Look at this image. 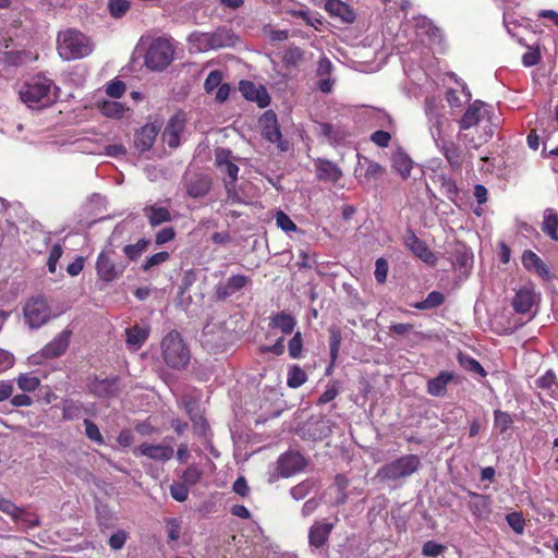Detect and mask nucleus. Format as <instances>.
Listing matches in <instances>:
<instances>
[{
	"mask_svg": "<svg viewBox=\"0 0 558 558\" xmlns=\"http://www.w3.org/2000/svg\"><path fill=\"white\" fill-rule=\"evenodd\" d=\"M543 231L553 240H558V214L547 208L544 213Z\"/></svg>",
	"mask_w": 558,
	"mask_h": 558,
	"instance_id": "36",
	"label": "nucleus"
},
{
	"mask_svg": "<svg viewBox=\"0 0 558 558\" xmlns=\"http://www.w3.org/2000/svg\"><path fill=\"white\" fill-rule=\"evenodd\" d=\"M456 379V374L448 371H441L436 377L427 380L426 391L428 395L437 398L445 397L448 385Z\"/></svg>",
	"mask_w": 558,
	"mask_h": 558,
	"instance_id": "24",
	"label": "nucleus"
},
{
	"mask_svg": "<svg viewBox=\"0 0 558 558\" xmlns=\"http://www.w3.org/2000/svg\"><path fill=\"white\" fill-rule=\"evenodd\" d=\"M150 329L148 326L135 324L125 330L126 344L129 349L137 351L142 348L149 336Z\"/></svg>",
	"mask_w": 558,
	"mask_h": 558,
	"instance_id": "29",
	"label": "nucleus"
},
{
	"mask_svg": "<svg viewBox=\"0 0 558 558\" xmlns=\"http://www.w3.org/2000/svg\"><path fill=\"white\" fill-rule=\"evenodd\" d=\"M276 225L286 232L296 231V225L283 211L279 210L276 214Z\"/></svg>",
	"mask_w": 558,
	"mask_h": 558,
	"instance_id": "58",
	"label": "nucleus"
},
{
	"mask_svg": "<svg viewBox=\"0 0 558 558\" xmlns=\"http://www.w3.org/2000/svg\"><path fill=\"white\" fill-rule=\"evenodd\" d=\"M536 386L546 390L549 397L558 399V383L556 374L553 371H547L544 375L536 379Z\"/></svg>",
	"mask_w": 558,
	"mask_h": 558,
	"instance_id": "34",
	"label": "nucleus"
},
{
	"mask_svg": "<svg viewBox=\"0 0 558 558\" xmlns=\"http://www.w3.org/2000/svg\"><path fill=\"white\" fill-rule=\"evenodd\" d=\"M425 114L428 122L429 134L437 145L445 140L446 128L449 121L444 113V106L434 97L425 99Z\"/></svg>",
	"mask_w": 558,
	"mask_h": 558,
	"instance_id": "7",
	"label": "nucleus"
},
{
	"mask_svg": "<svg viewBox=\"0 0 558 558\" xmlns=\"http://www.w3.org/2000/svg\"><path fill=\"white\" fill-rule=\"evenodd\" d=\"M393 169L400 173V175L405 179L410 175L412 170V160L410 157L403 151H397L392 155L391 158Z\"/></svg>",
	"mask_w": 558,
	"mask_h": 558,
	"instance_id": "35",
	"label": "nucleus"
},
{
	"mask_svg": "<svg viewBox=\"0 0 558 558\" xmlns=\"http://www.w3.org/2000/svg\"><path fill=\"white\" fill-rule=\"evenodd\" d=\"M252 280L245 275H233L226 281L219 282L215 287V296L219 301H225L235 293L251 284Z\"/></svg>",
	"mask_w": 558,
	"mask_h": 558,
	"instance_id": "15",
	"label": "nucleus"
},
{
	"mask_svg": "<svg viewBox=\"0 0 558 558\" xmlns=\"http://www.w3.org/2000/svg\"><path fill=\"white\" fill-rule=\"evenodd\" d=\"M446 547L434 541H427L422 547V554L426 557H437L445 551Z\"/></svg>",
	"mask_w": 558,
	"mask_h": 558,
	"instance_id": "59",
	"label": "nucleus"
},
{
	"mask_svg": "<svg viewBox=\"0 0 558 558\" xmlns=\"http://www.w3.org/2000/svg\"><path fill=\"white\" fill-rule=\"evenodd\" d=\"M522 264L526 270L535 272L542 279H551L548 266L533 251L527 250L523 253Z\"/></svg>",
	"mask_w": 558,
	"mask_h": 558,
	"instance_id": "26",
	"label": "nucleus"
},
{
	"mask_svg": "<svg viewBox=\"0 0 558 558\" xmlns=\"http://www.w3.org/2000/svg\"><path fill=\"white\" fill-rule=\"evenodd\" d=\"M339 395V387L337 383L327 385L325 391L318 398V404H326L332 401Z\"/></svg>",
	"mask_w": 558,
	"mask_h": 558,
	"instance_id": "63",
	"label": "nucleus"
},
{
	"mask_svg": "<svg viewBox=\"0 0 558 558\" xmlns=\"http://www.w3.org/2000/svg\"><path fill=\"white\" fill-rule=\"evenodd\" d=\"M468 494L471 498L468 507L472 515L477 520H487L492 514V498L488 495L474 492H469Z\"/></svg>",
	"mask_w": 558,
	"mask_h": 558,
	"instance_id": "20",
	"label": "nucleus"
},
{
	"mask_svg": "<svg viewBox=\"0 0 558 558\" xmlns=\"http://www.w3.org/2000/svg\"><path fill=\"white\" fill-rule=\"evenodd\" d=\"M174 47L169 39H154L145 53L144 63L151 71H163L173 60Z\"/></svg>",
	"mask_w": 558,
	"mask_h": 558,
	"instance_id": "6",
	"label": "nucleus"
},
{
	"mask_svg": "<svg viewBox=\"0 0 558 558\" xmlns=\"http://www.w3.org/2000/svg\"><path fill=\"white\" fill-rule=\"evenodd\" d=\"M16 384L22 391L32 392V391H35L39 387L40 380L38 377L26 373V374H21L16 378Z\"/></svg>",
	"mask_w": 558,
	"mask_h": 558,
	"instance_id": "48",
	"label": "nucleus"
},
{
	"mask_svg": "<svg viewBox=\"0 0 558 558\" xmlns=\"http://www.w3.org/2000/svg\"><path fill=\"white\" fill-rule=\"evenodd\" d=\"M240 92L250 101H256L260 108L269 105V96L263 86H257L253 82L242 81L240 83Z\"/></svg>",
	"mask_w": 558,
	"mask_h": 558,
	"instance_id": "25",
	"label": "nucleus"
},
{
	"mask_svg": "<svg viewBox=\"0 0 558 558\" xmlns=\"http://www.w3.org/2000/svg\"><path fill=\"white\" fill-rule=\"evenodd\" d=\"M160 347L162 360L170 368L182 369L190 363V350L177 330L169 331L162 338Z\"/></svg>",
	"mask_w": 558,
	"mask_h": 558,
	"instance_id": "3",
	"label": "nucleus"
},
{
	"mask_svg": "<svg viewBox=\"0 0 558 558\" xmlns=\"http://www.w3.org/2000/svg\"><path fill=\"white\" fill-rule=\"evenodd\" d=\"M213 50L220 48L234 47L240 38L234 32L228 27H218L214 32H209Z\"/></svg>",
	"mask_w": 558,
	"mask_h": 558,
	"instance_id": "27",
	"label": "nucleus"
},
{
	"mask_svg": "<svg viewBox=\"0 0 558 558\" xmlns=\"http://www.w3.org/2000/svg\"><path fill=\"white\" fill-rule=\"evenodd\" d=\"M130 9V1L128 0H110L108 3V10L112 17H122Z\"/></svg>",
	"mask_w": 558,
	"mask_h": 558,
	"instance_id": "52",
	"label": "nucleus"
},
{
	"mask_svg": "<svg viewBox=\"0 0 558 558\" xmlns=\"http://www.w3.org/2000/svg\"><path fill=\"white\" fill-rule=\"evenodd\" d=\"M420 466L418 456L405 454L380 466L376 472V477L383 482H398L417 472Z\"/></svg>",
	"mask_w": 558,
	"mask_h": 558,
	"instance_id": "5",
	"label": "nucleus"
},
{
	"mask_svg": "<svg viewBox=\"0 0 558 558\" xmlns=\"http://www.w3.org/2000/svg\"><path fill=\"white\" fill-rule=\"evenodd\" d=\"M458 362L463 369H465L470 373L477 374L482 377H485L487 375L486 371L480 364V362L468 354L460 352L458 354Z\"/></svg>",
	"mask_w": 558,
	"mask_h": 558,
	"instance_id": "38",
	"label": "nucleus"
},
{
	"mask_svg": "<svg viewBox=\"0 0 558 558\" xmlns=\"http://www.w3.org/2000/svg\"><path fill=\"white\" fill-rule=\"evenodd\" d=\"M506 521L515 533H523L525 521L520 512H511L507 514Z\"/></svg>",
	"mask_w": 558,
	"mask_h": 558,
	"instance_id": "57",
	"label": "nucleus"
},
{
	"mask_svg": "<svg viewBox=\"0 0 558 558\" xmlns=\"http://www.w3.org/2000/svg\"><path fill=\"white\" fill-rule=\"evenodd\" d=\"M13 520L21 529L25 530L33 529L39 524L37 514L27 512L21 508Z\"/></svg>",
	"mask_w": 558,
	"mask_h": 558,
	"instance_id": "45",
	"label": "nucleus"
},
{
	"mask_svg": "<svg viewBox=\"0 0 558 558\" xmlns=\"http://www.w3.org/2000/svg\"><path fill=\"white\" fill-rule=\"evenodd\" d=\"M90 39L76 29H66L58 35V52L64 60L82 59L90 54Z\"/></svg>",
	"mask_w": 558,
	"mask_h": 558,
	"instance_id": "4",
	"label": "nucleus"
},
{
	"mask_svg": "<svg viewBox=\"0 0 558 558\" xmlns=\"http://www.w3.org/2000/svg\"><path fill=\"white\" fill-rule=\"evenodd\" d=\"M289 355L292 359H299L303 350V339L300 331L295 332L288 344Z\"/></svg>",
	"mask_w": 558,
	"mask_h": 558,
	"instance_id": "55",
	"label": "nucleus"
},
{
	"mask_svg": "<svg viewBox=\"0 0 558 558\" xmlns=\"http://www.w3.org/2000/svg\"><path fill=\"white\" fill-rule=\"evenodd\" d=\"M82 413V404L72 400L63 402L62 417L66 421H72L80 417Z\"/></svg>",
	"mask_w": 558,
	"mask_h": 558,
	"instance_id": "51",
	"label": "nucleus"
},
{
	"mask_svg": "<svg viewBox=\"0 0 558 558\" xmlns=\"http://www.w3.org/2000/svg\"><path fill=\"white\" fill-rule=\"evenodd\" d=\"M464 146L465 148L463 149L459 144L446 138L436 145L454 171L461 170L463 163L470 157L469 150L472 148L466 145Z\"/></svg>",
	"mask_w": 558,
	"mask_h": 558,
	"instance_id": "12",
	"label": "nucleus"
},
{
	"mask_svg": "<svg viewBox=\"0 0 558 558\" xmlns=\"http://www.w3.org/2000/svg\"><path fill=\"white\" fill-rule=\"evenodd\" d=\"M444 301L445 296L442 293L438 291H432L423 301L415 303L413 306L417 310H432L440 306Z\"/></svg>",
	"mask_w": 558,
	"mask_h": 558,
	"instance_id": "43",
	"label": "nucleus"
},
{
	"mask_svg": "<svg viewBox=\"0 0 558 558\" xmlns=\"http://www.w3.org/2000/svg\"><path fill=\"white\" fill-rule=\"evenodd\" d=\"M106 93L112 98H121L125 93V84L120 80L111 81L106 87Z\"/></svg>",
	"mask_w": 558,
	"mask_h": 558,
	"instance_id": "60",
	"label": "nucleus"
},
{
	"mask_svg": "<svg viewBox=\"0 0 558 558\" xmlns=\"http://www.w3.org/2000/svg\"><path fill=\"white\" fill-rule=\"evenodd\" d=\"M170 257L169 253L166 252V251H161V252H158L156 254H153L151 256H149L146 262L143 264L142 266V269L144 271H148L150 270L153 267H156L158 265H161L162 263H165L166 260H168V258Z\"/></svg>",
	"mask_w": 558,
	"mask_h": 558,
	"instance_id": "56",
	"label": "nucleus"
},
{
	"mask_svg": "<svg viewBox=\"0 0 558 558\" xmlns=\"http://www.w3.org/2000/svg\"><path fill=\"white\" fill-rule=\"evenodd\" d=\"M216 161L221 171L231 179V183H234L238 179L239 167L227 158H223L222 154L217 155Z\"/></svg>",
	"mask_w": 558,
	"mask_h": 558,
	"instance_id": "49",
	"label": "nucleus"
},
{
	"mask_svg": "<svg viewBox=\"0 0 558 558\" xmlns=\"http://www.w3.org/2000/svg\"><path fill=\"white\" fill-rule=\"evenodd\" d=\"M383 173V167L367 158L359 159V166L355 169V175L366 181L375 180Z\"/></svg>",
	"mask_w": 558,
	"mask_h": 558,
	"instance_id": "31",
	"label": "nucleus"
},
{
	"mask_svg": "<svg viewBox=\"0 0 558 558\" xmlns=\"http://www.w3.org/2000/svg\"><path fill=\"white\" fill-rule=\"evenodd\" d=\"M538 301L539 294L536 293L534 284L527 283L515 292L512 299V306L519 314H529Z\"/></svg>",
	"mask_w": 558,
	"mask_h": 558,
	"instance_id": "14",
	"label": "nucleus"
},
{
	"mask_svg": "<svg viewBox=\"0 0 558 558\" xmlns=\"http://www.w3.org/2000/svg\"><path fill=\"white\" fill-rule=\"evenodd\" d=\"M89 391L99 398H111L118 393V379L105 378L94 379L88 385Z\"/></svg>",
	"mask_w": 558,
	"mask_h": 558,
	"instance_id": "28",
	"label": "nucleus"
},
{
	"mask_svg": "<svg viewBox=\"0 0 558 558\" xmlns=\"http://www.w3.org/2000/svg\"><path fill=\"white\" fill-rule=\"evenodd\" d=\"M100 112L109 118L119 119L125 111V106L117 100H104L98 102Z\"/></svg>",
	"mask_w": 558,
	"mask_h": 558,
	"instance_id": "37",
	"label": "nucleus"
},
{
	"mask_svg": "<svg viewBox=\"0 0 558 558\" xmlns=\"http://www.w3.org/2000/svg\"><path fill=\"white\" fill-rule=\"evenodd\" d=\"M315 167L316 178L319 181L337 183L343 175L342 170L328 159L318 158Z\"/></svg>",
	"mask_w": 558,
	"mask_h": 558,
	"instance_id": "23",
	"label": "nucleus"
},
{
	"mask_svg": "<svg viewBox=\"0 0 558 558\" xmlns=\"http://www.w3.org/2000/svg\"><path fill=\"white\" fill-rule=\"evenodd\" d=\"M202 475H203V471L196 464H191L182 473L181 478H182V482L184 484H186L187 486H193L201 481Z\"/></svg>",
	"mask_w": 558,
	"mask_h": 558,
	"instance_id": "50",
	"label": "nucleus"
},
{
	"mask_svg": "<svg viewBox=\"0 0 558 558\" xmlns=\"http://www.w3.org/2000/svg\"><path fill=\"white\" fill-rule=\"evenodd\" d=\"M319 134L327 138L330 144H337L344 137L343 131L330 123H319Z\"/></svg>",
	"mask_w": 558,
	"mask_h": 558,
	"instance_id": "40",
	"label": "nucleus"
},
{
	"mask_svg": "<svg viewBox=\"0 0 558 558\" xmlns=\"http://www.w3.org/2000/svg\"><path fill=\"white\" fill-rule=\"evenodd\" d=\"M182 186L187 196L201 198L209 192L211 180L205 173L187 171L183 177Z\"/></svg>",
	"mask_w": 558,
	"mask_h": 558,
	"instance_id": "13",
	"label": "nucleus"
},
{
	"mask_svg": "<svg viewBox=\"0 0 558 558\" xmlns=\"http://www.w3.org/2000/svg\"><path fill=\"white\" fill-rule=\"evenodd\" d=\"M278 471L282 477H289L303 470L304 457L298 451H288L278 459Z\"/></svg>",
	"mask_w": 558,
	"mask_h": 558,
	"instance_id": "16",
	"label": "nucleus"
},
{
	"mask_svg": "<svg viewBox=\"0 0 558 558\" xmlns=\"http://www.w3.org/2000/svg\"><path fill=\"white\" fill-rule=\"evenodd\" d=\"M23 315L26 325L31 329H38L47 324L51 317V308L47 303V300L41 296L31 298L23 307Z\"/></svg>",
	"mask_w": 558,
	"mask_h": 558,
	"instance_id": "8",
	"label": "nucleus"
},
{
	"mask_svg": "<svg viewBox=\"0 0 558 558\" xmlns=\"http://www.w3.org/2000/svg\"><path fill=\"white\" fill-rule=\"evenodd\" d=\"M404 245L421 260L426 263L427 265L436 264L435 254L428 248L424 241L418 239L414 232L409 231L404 236Z\"/></svg>",
	"mask_w": 558,
	"mask_h": 558,
	"instance_id": "19",
	"label": "nucleus"
},
{
	"mask_svg": "<svg viewBox=\"0 0 558 558\" xmlns=\"http://www.w3.org/2000/svg\"><path fill=\"white\" fill-rule=\"evenodd\" d=\"M326 11L344 23H352L355 20L353 10L341 0H328L325 4Z\"/></svg>",
	"mask_w": 558,
	"mask_h": 558,
	"instance_id": "30",
	"label": "nucleus"
},
{
	"mask_svg": "<svg viewBox=\"0 0 558 558\" xmlns=\"http://www.w3.org/2000/svg\"><path fill=\"white\" fill-rule=\"evenodd\" d=\"M221 73L219 71H211L205 80L204 88L207 93L214 92L221 85Z\"/></svg>",
	"mask_w": 558,
	"mask_h": 558,
	"instance_id": "61",
	"label": "nucleus"
},
{
	"mask_svg": "<svg viewBox=\"0 0 558 558\" xmlns=\"http://www.w3.org/2000/svg\"><path fill=\"white\" fill-rule=\"evenodd\" d=\"M498 122L499 118L494 116V113L490 111L489 105L481 100H475L472 105L469 106V108L460 119V130L468 131L473 126L484 124V134L480 135V141L476 142L473 136H470L469 133L460 132L458 134V140L462 142L464 145L477 149L483 143L487 142L493 137L498 126Z\"/></svg>",
	"mask_w": 558,
	"mask_h": 558,
	"instance_id": "1",
	"label": "nucleus"
},
{
	"mask_svg": "<svg viewBox=\"0 0 558 558\" xmlns=\"http://www.w3.org/2000/svg\"><path fill=\"white\" fill-rule=\"evenodd\" d=\"M307 380V375L299 365L290 366L288 371L287 385L290 388H299Z\"/></svg>",
	"mask_w": 558,
	"mask_h": 558,
	"instance_id": "42",
	"label": "nucleus"
},
{
	"mask_svg": "<svg viewBox=\"0 0 558 558\" xmlns=\"http://www.w3.org/2000/svg\"><path fill=\"white\" fill-rule=\"evenodd\" d=\"M170 495L179 502L185 501L189 497V486L183 482H174L170 485Z\"/></svg>",
	"mask_w": 558,
	"mask_h": 558,
	"instance_id": "53",
	"label": "nucleus"
},
{
	"mask_svg": "<svg viewBox=\"0 0 558 558\" xmlns=\"http://www.w3.org/2000/svg\"><path fill=\"white\" fill-rule=\"evenodd\" d=\"M185 128V118L182 113H177L170 118L163 132L162 141L171 148H177L180 145L181 134Z\"/></svg>",
	"mask_w": 558,
	"mask_h": 558,
	"instance_id": "18",
	"label": "nucleus"
},
{
	"mask_svg": "<svg viewBox=\"0 0 558 558\" xmlns=\"http://www.w3.org/2000/svg\"><path fill=\"white\" fill-rule=\"evenodd\" d=\"M59 87L41 74L29 77L20 90L21 100L32 109L47 107L58 98Z\"/></svg>",
	"mask_w": 558,
	"mask_h": 558,
	"instance_id": "2",
	"label": "nucleus"
},
{
	"mask_svg": "<svg viewBox=\"0 0 558 558\" xmlns=\"http://www.w3.org/2000/svg\"><path fill=\"white\" fill-rule=\"evenodd\" d=\"M160 132V125L157 123H147L142 126L135 134V147L141 151L149 150Z\"/></svg>",
	"mask_w": 558,
	"mask_h": 558,
	"instance_id": "22",
	"label": "nucleus"
},
{
	"mask_svg": "<svg viewBox=\"0 0 558 558\" xmlns=\"http://www.w3.org/2000/svg\"><path fill=\"white\" fill-rule=\"evenodd\" d=\"M72 331L64 329L41 349V355L46 359H54L62 355L70 343Z\"/></svg>",
	"mask_w": 558,
	"mask_h": 558,
	"instance_id": "21",
	"label": "nucleus"
},
{
	"mask_svg": "<svg viewBox=\"0 0 558 558\" xmlns=\"http://www.w3.org/2000/svg\"><path fill=\"white\" fill-rule=\"evenodd\" d=\"M172 438H165L161 444L143 442L134 449L133 453L136 457H147L154 461L167 462L174 456V449L171 445Z\"/></svg>",
	"mask_w": 558,
	"mask_h": 558,
	"instance_id": "11",
	"label": "nucleus"
},
{
	"mask_svg": "<svg viewBox=\"0 0 558 558\" xmlns=\"http://www.w3.org/2000/svg\"><path fill=\"white\" fill-rule=\"evenodd\" d=\"M513 424V420L508 412L501 410L494 411V428L499 434H505Z\"/></svg>",
	"mask_w": 558,
	"mask_h": 558,
	"instance_id": "44",
	"label": "nucleus"
},
{
	"mask_svg": "<svg viewBox=\"0 0 558 558\" xmlns=\"http://www.w3.org/2000/svg\"><path fill=\"white\" fill-rule=\"evenodd\" d=\"M262 135L269 143L276 144L280 151L289 149L288 142L282 140V133L278 124L277 114L272 110L265 111L258 120Z\"/></svg>",
	"mask_w": 558,
	"mask_h": 558,
	"instance_id": "9",
	"label": "nucleus"
},
{
	"mask_svg": "<svg viewBox=\"0 0 558 558\" xmlns=\"http://www.w3.org/2000/svg\"><path fill=\"white\" fill-rule=\"evenodd\" d=\"M62 256V247L59 244H56L51 247L48 256V270L53 274L57 270V264Z\"/></svg>",
	"mask_w": 558,
	"mask_h": 558,
	"instance_id": "62",
	"label": "nucleus"
},
{
	"mask_svg": "<svg viewBox=\"0 0 558 558\" xmlns=\"http://www.w3.org/2000/svg\"><path fill=\"white\" fill-rule=\"evenodd\" d=\"M143 211L151 227H157L163 222L172 220V216L166 207L149 205L145 206Z\"/></svg>",
	"mask_w": 558,
	"mask_h": 558,
	"instance_id": "32",
	"label": "nucleus"
},
{
	"mask_svg": "<svg viewBox=\"0 0 558 558\" xmlns=\"http://www.w3.org/2000/svg\"><path fill=\"white\" fill-rule=\"evenodd\" d=\"M335 527L333 522L327 520L315 521L308 530V544L315 549L323 548L329 539Z\"/></svg>",
	"mask_w": 558,
	"mask_h": 558,
	"instance_id": "17",
	"label": "nucleus"
},
{
	"mask_svg": "<svg viewBox=\"0 0 558 558\" xmlns=\"http://www.w3.org/2000/svg\"><path fill=\"white\" fill-rule=\"evenodd\" d=\"M316 487V482L313 480H305L300 484L293 486L290 489V495L295 500L304 499L314 488Z\"/></svg>",
	"mask_w": 558,
	"mask_h": 558,
	"instance_id": "46",
	"label": "nucleus"
},
{
	"mask_svg": "<svg viewBox=\"0 0 558 558\" xmlns=\"http://www.w3.org/2000/svg\"><path fill=\"white\" fill-rule=\"evenodd\" d=\"M167 535L169 541H178L181 533V524L178 519L170 518L166 521Z\"/></svg>",
	"mask_w": 558,
	"mask_h": 558,
	"instance_id": "64",
	"label": "nucleus"
},
{
	"mask_svg": "<svg viewBox=\"0 0 558 558\" xmlns=\"http://www.w3.org/2000/svg\"><path fill=\"white\" fill-rule=\"evenodd\" d=\"M85 434L88 439L95 441L98 445L104 444V437L98 428V426L92 422L90 420H84Z\"/></svg>",
	"mask_w": 558,
	"mask_h": 558,
	"instance_id": "54",
	"label": "nucleus"
},
{
	"mask_svg": "<svg viewBox=\"0 0 558 558\" xmlns=\"http://www.w3.org/2000/svg\"><path fill=\"white\" fill-rule=\"evenodd\" d=\"M329 349H330V366L329 367H332V365L335 364L337 357H338V354H339V350H340V345H341V341H342V335H341V330L336 327V326H331L329 329Z\"/></svg>",
	"mask_w": 558,
	"mask_h": 558,
	"instance_id": "39",
	"label": "nucleus"
},
{
	"mask_svg": "<svg viewBox=\"0 0 558 558\" xmlns=\"http://www.w3.org/2000/svg\"><path fill=\"white\" fill-rule=\"evenodd\" d=\"M114 252L102 251L96 260V271L100 280L112 282L117 280L125 270V265L117 263L113 258Z\"/></svg>",
	"mask_w": 558,
	"mask_h": 558,
	"instance_id": "10",
	"label": "nucleus"
},
{
	"mask_svg": "<svg viewBox=\"0 0 558 558\" xmlns=\"http://www.w3.org/2000/svg\"><path fill=\"white\" fill-rule=\"evenodd\" d=\"M189 43L198 51L213 50L210 35L204 32H194L189 36Z\"/></svg>",
	"mask_w": 558,
	"mask_h": 558,
	"instance_id": "41",
	"label": "nucleus"
},
{
	"mask_svg": "<svg viewBox=\"0 0 558 558\" xmlns=\"http://www.w3.org/2000/svg\"><path fill=\"white\" fill-rule=\"evenodd\" d=\"M296 325L295 318L286 312H280L270 318L269 326L272 329H278L284 335L293 332Z\"/></svg>",
	"mask_w": 558,
	"mask_h": 558,
	"instance_id": "33",
	"label": "nucleus"
},
{
	"mask_svg": "<svg viewBox=\"0 0 558 558\" xmlns=\"http://www.w3.org/2000/svg\"><path fill=\"white\" fill-rule=\"evenodd\" d=\"M148 244L149 240L141 239L135 244L125 245L123 252L130 260H135L147 250Z\"/></svg>",
	"mask_w": 558,
	"mask_h": 558,
	"instance_id": "47",
	"label": "nucleus"
}]
</instances>
